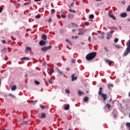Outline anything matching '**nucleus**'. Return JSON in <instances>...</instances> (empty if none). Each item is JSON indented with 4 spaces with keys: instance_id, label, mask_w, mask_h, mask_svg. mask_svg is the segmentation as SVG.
<instances>
[{
    "instance_id": "nucleus-1",
    "label": "nucleus",
    "mask_w": 130,
    "mask_h": 130,
    "mask_svg": "<svg viewBox=\"0 0 130 130\" xmlns=\"http://www.w3.org/2000/svg\"><path fill=\"white\" fill-rule=\"evenodd\" d=\"M96 55H97V53L95 52H92L87 54L86 56V58L87 60H92V59H94L95 57H96Z\"/></svg>"
},
{
    "instance_id": "nucleus-2",
    "label": "nucleus",
    "mask_w": 130,
    "mask_h": 130,
    "mask_svg": "<svg viewBox=\"0 0 130 130\" xmlns=\"http://www.w3.org/2000/svg\"><path fill=\"white\" fill-rule=\"evenodd\" d=\"M52 48V46H49L48 47H44L41 49L42 51H44L45 52V51H47L49 49H51Z\"/></svg>"
},
{
    "instance_id": "nucleus-3",
    "label": "nucleus",
    "mask_w": 130,
    "mask_h": 130,
    "mask_svg": "<svg viewBox=\"0 0 130 130\" xmlns=\"http://www.w3.org/2000/svg\"><path fill=\"white\" fill-rule=\"evenodd\" d=\"M38 117H39V118H45V117H46V114L44 113H42L41 115H38Z\"/></svg>"
},
{
    "instance_id": "nucleus-4",
    "label": "nucleus",
    "mask_w": 130,
    "mask_h": 130,
    "mask_svg": "<svg viewBox=\"0 0 130 130\" xmlns=\"http://www.w3.org/2000/svg\"><path fill=\"white\" fill-rule=\"evenodd\" d=\"M79 32L78 33V35H84L85 34V31H84V29L82 28H80L79 29Z\"/></svg>"
},
{
    "instance_id": "nucleus-5",
    "label": "nucleus",
    "mask_w": 130,
    "mask_h": 130,
    "mask_svg": "<svg viewBox=\"0 0 130 130\" xmlns=\"http://www.w3.org/2000/svg\"><path fill=\"white\" fill-rule=\"evenodd\" d=\"M39 44H40V45H41V46H44L45 45H46V42L43 40H41L39 42Z\"/></svg>"
},
{
    "instance_id": "nucleus-6",
    "label": "nucleus",
    "mask_w": 130,
    "mask_h": 130,
    "mask_svg": "<svg viewBox=\"0 0 130 130\" xmlns=\"http://www.w3.org/2000/svg\"><path fill=\"white\" fill-rule=\"evenodd\" d=\"M71 78H72V79H71V81H72V82H74V81H76L77 80V79H78V77H77V76L75 77V74H72V76H71Z\"/></svg>"
},
{
    "instance_id": "nucleus-7",
    "label": "nucleus",
    "mask_w": 130,
    "mask_h": 130,
    "mask_svg": "<svg viewBox=\"0 0 130 130\" xmlns=\"http://www.w3.org/2000/svg\"><path fill=\"white\" fill-rule=\"evenodd\" d=\"M102 95V98H103L104 101H105L107 99V94L105 93H103L102 94H101Z\"/></svg>"
},
{
    "instance_id": "nucleus-8",
    "label": "nucleus",
    "mask_w": 130,
    "mask_h": 130,
    "mask_svg": "<svg viewBox=\"0 0 130 130\" xmlns=\"http://www.w3.org/2000/svg\"><path fill=\"white\" fill-rule=\"evenodd\" d=\"M120 16L121 18H126V17H127V14L126 13H121Z\"/></svg>"
},
{
    "instance_id": "nucleus-9",
    "label": "nucleus",
    "mask_w": 130,
    "mask_h": 130,
    "mask_svg": "<svg viewBox=\"0 0 130 130\" xmlns=\"http://www.w3.org/2000/svg\"><path fill=\"white\" fill-rule=\"evenodd\" d=\"M108 15L109 17H110V18H111V19H113V20H116V17H115L114 15L111 14V13H109Z\"/></svg>"
},
{
    "instance_id": "nucleus-10",
    "label": "nucleus",
    "mask_w": 130,
    "mask_h": 130,
    "mask_svg": "<svg viewBox=\"0 0 130 130\" xmlns=\"http://www.w3.org/2000/svg\"><path fill=\"white\" fill-rule=\"evenodd\" d=\"M105 61L107 62V63H108L110 66H111L112 64V63L111 62V61L110 60L108 59H105Z\"/></svg>"
},
{
    "instance_id": "nucleus-11",
    "label": "nucleus",
    "mask_w": 130,
    "mask_h": 130,
    "mask_svg": "<svg viewBox=\"0 0 130 130\" xmlns=\"http://www.w3.org/2000/svg\"><path fill=\"white\" fill-rule=\"evenodd\" d=\"M30 58L27 57H23L21 58V60H29Z\"/></svg>"
},
{
    "instance_id": "nucleus-12",
    "label": "nucleus",
    "mask_w": 130,
    "mask_h": 130,
    "mask_svg": "<svg viewBox=\"0 0 130 130\" xmlns=\"http://www.w3.org/2000/svg\"><path fill=\"white\" fill-rule=\"evenodd\" d=\"M42 38L43 40H46L47 39V36L46 35H43Z\"/></svg>"
},
{
    "instance_id": "nucleus-13",
    "label": "nucleus",
    "mask_w": 130,
    "mask_h": 130,
    "mask_svg": "<svg viewBox=\"0 0 130 130\" xmlns=\"http://www.w3.org/2000/svg\"><path fill=\"white\" fill-rule=\"evenodd\" d=\"M102 90H103L102 87H100V90L99 91V95H102V94H103L102 93Z\"/></svg>"
},
{
    "instance_id": "nucleus-14",
    "label": "nucleus",
    "mask_w": 130,
    "mask_h": 130,
    "mask_svg": "<svg viewBox=\"0 0 130 130\" xmlns=\"http://www.w3.org/2000/svg\"><path fill=\"white\" fill-rule=\"evenodd\" d=\"M65 110H69L70 109V105L68 104L66 106L64 107Z\"/></svg>"
},
{
    "instance_id": "nucleus-15",
    "label": "nucleus",
    "mask_w": 130,
    "mask_h": 130,
    "mask_svg": "<svg viewBox=\"0 0 130 130\" xmlns=\"http://www.w3.org/2000/svg\"><path fill=\"white\" fill-rule=\"evenodd\" d=\"M16 89H17V86L16 85H13L11 88L12 91H15Z\"/></svg>"
},
{
    "instance_id": "nucleus-16",
    "label": "nucleus",
    "mask_w": 130,
    "mask_h": 130,
    "mask_svg": "<svg viewBox=\"0 0 130 130\" xmlns=\"http://www.w3.org/2000/svg\"><path fill=\"white\" fill-rule=\"evenodd\" d=\"M31 50H32V49L30 47H26V51H31Z\"/></svg>"
},
{
    "instance_id": "nucleus-17",
    "label": "nucleus",
    "mask_w": 130,
    "mask_h": 130,
    "mask_svg": "<svg viewBox=\"0 0 130 130\" xmlns=\"http://www.w3.org/2000/svg\"><path fill=\"white\" fill-rule=\"evenodd\" d=\"M83 94H84V92H83L82 91H81L80 90L78 91V95L79 96H82V95H83Z\"/></svg>"
},
{
    "instance_id": "nucleus-18",
    "label": "nucleus",
    "mask_w": 130,
    "mask_h": 130,
    "mask_svg": "<svg viewBox=\"0 0 130 130\" xmlns=\"http://www.w3.org/2000/svg\"><path fill=\"white\" fill-rule=\"evenodd\" d=\"M106 107H107V108H108L109 109H110V107H111V105H110L109 104H107L106 105Z\"/></svg>"
},
{
    "instance_id": "nucleus-19",
    "label": "nucleus",
    "mask_w": 130,
    "mask_h": 130,
    "mask_svg": "<svg viewBox=\"0 0 130 130\" xmlns=\"http://www.w3.org/2000/svg\"><path fill=\"white\" fill-rule=\"evenodd\" d=\"M88 100H89V98H88L87 96H85L84 98V102H87V101H88Z\"/></svg>"
},
{
    "instance_id": "nucleus-20",
    "label": "nucleus",
    "mask_w": 130,
    "mask_h": 130,
    "mask_svg": "<svg viewBox=\"0 0 130 130\" xmlns=\"http://www.w3.org/2000/svg\"><path fill=\"white\" fill-rule=\"evenodd\" d=\"M35 18H36V19H40L41 15H40V14L37 15L36 16Z\"/></svg>"
},
{
    "instance_id": "nucleus-21",
    "label": "nucleus",
    "mask_w": 130,
    "mask_h": 130,
    "mask_svg": "<svg viewBox=\"0 0 130 130\" xmlns=\"http://www.w3.org/2000/svg\"><path fill=\"white\" fill-rule=\"evenodd\" d=\"M115 46L116 48H117L118 49L121 48V46H120L119 45H115Z\"/></svg>"
},
{
    "instance_id": "nucleus-22",
    "label": "nucleus",
    "mask_w": 130,
    "mask_h": 130,
    "mask_svg": "<svg viewBox=\"0 0 130 130\" xmlns=\"http://www.w3.org/2000/svg\"><path fill=\"white\" fill-rule=\"evenodd\" d=\"M48 82L50 84H52V83H53V82L52 81V80H51V79H48Z\"/></svg>"
},
{
    "instance_id": "nucleus-23",
    "label": "nucleus",
    "mask_w": 130,
    "mask_h": 130,
    "mask_svg": "<svg viewBox=\"0 0 130 130\" xmlns=\"http://www.w3.org/2000/svg\"><path fill=\"white\" fill-rule=\"evenodd\" d=\"M69 12H71V13H76V10H73L72 9H69Z\"/></svg>"
},
{
    "instance_id": "nucleus-24",
    "label": "nucleus",
    "mask_w": 130,
    "mask_h": 130,
    "mask_svg": "<svg viewBox=\"0 0 130 130\" xmlns=\"http://www.w3.org/2000/svg\"><path fill=\"white\" fill-rule=\"evenodd\" d=\"M104 49H105V50H106V51L107 52H109V49H108V48H107V47H104Z\"/></svg>"
},
{
    "instance_id": "nucleus-25",
    "label": "nucleus",
    "mask_w": 130,
    "mask_h": 130,
    "mask_svg": "<svg viewBox=\"0 0 130 130\" xmlns=\"http://www.w3.org/2000/svg\"><path fill=\"white\" fill-rule=\"evenodd\" d=\"M94 18V15L93 14H90L89 15V19H93Z\"/></svg>"
},
{
    "instance_id": "nucleus-26",
    "label": "nucleus",
    "mask_w": 130,
    "mask_h": 130,
    "mask_svg": "<svg viewBox=\"0 0 130 130\" xmlns=\"http://www.w3.org/2000/svg\"><path fill=\"white\" fill-rule=\"evenodd\" d=\"M111 38V35L109 34V33L108 34V37H107V39H110Z\"/></svg>"
},
{
    "instance_id": "nucleus-27",
    "label": "nucleus",
    "mask_w": 130,
    "mask_h": 130,
    "mask_svg": "<svg viewBox=\"0 0 130 130\" xmlns=\"http://www.w3.org/2000/svg\"><path fill=\"white\" fill-rule=\"evenodd\" d=\"M40 107H41V108L42 109H45V107H44V106L42 105H40Z\"/></svg>"
},
{
    "instance_id": "nucleus-28",
    "label": "nucleus",
    "mask_w": 130,
    "mask_h": 130,
    "mask_svg": "<svg viewBox=\"0 0 130 130\" xmlns=\"http://www.w3.org/2000/svg\"><path fill=\"white\" fill-rule=\"evenodd\" d=\"M126 126H127V127H129L130 128V123L129 122L126 123Z\"/></svg>"
},
{
    "instance_id": "nucleus-29",
    "label": "nucleus",
    "mask_w": 130,
    "mask_h": 130,
    "mask_svg": "<svg viewBox=\"0 0 130 130\" xmlns=\"http://www.w3.org/2000/svg\"><path fill=\"white\" fill-rule=\"evenodd\" d=\"M35 83L37 84V85H39V84H40V82H39V81H37V80H35Z\"/></svg>"
},
{
    "instance_id": "nucleus-30",
    "label": "nucleus",
    "mask_w": 130,
    "mask_h": 130,
    "mask_svg": "<svg viewBox=\"0 0 130 130\" xmlns=\"http://www.w3.org/2000/svg\"><path fill=\"white\" fill-rule=\"evenodd\" d=\"M28 124V121H23L22 124Z\"/></svg>"
},
{
    "instance_id": "nucleus-31",
    "label": "nucleus",
    "mask_w": 130,
    "mask_h": 130,
    "mask_svg": "<svg viewBox=\"0 0 130 130\" xmlns=\"http://www.w3.org/2000/svg\"><path fill=\"white\" fill-rule=\"evenodd\" d=\"M1 42H2V43H3V44H6V43L7 42L6 41V40H2Z\"/></svg>"
},
{
    "instance_id": "nucleus-32",
    "label": "nucleus",
    "mask_w": 130,
    "mask_h": 130,
    "mask_svg": "<svg viewBox=\"0 0 130 130\" xmlns=\"http://www.w3.org/2000/svg\"><path fill=\"white\" fill-rule=\"evenodd\" d=\"M114 42H115V43H117V42H118V38H116L114 40Z\"/></svg>"
},
{
    "instance_id": "nucleus-33",
    "label": "nucleus",
    "mask_w": 130,
    "mask_h": 130,
    "mask_svg": "<svg viewBox=\"0 0 130 130\" xmlns=\"http://www.w3.org/2000/svg\"><path fill=\"white\" fill-rule=\"evenodd\" d=\"M58 73H59L60 75H62L63 74V72H62V71H60V70H58Z\"/></svg>"
},
{
    "instance_id": "nucleus-34",
    "label": "nucleus",
    "mask_w": 130,
    "mask_h": 130,
    "mask_svg": "<svg viewBox=\"0 0 130 130\" xmlns=\"http://www.w3.org/2000/svg\"><path fill=\"white\" fill-rule=\"evenodd\" d=\"M51 13H52V14H54V13H55V10H54V9H52L51 11Z\"/></svg>"
},
{
    "instance_id": "nucleus-35",
    "label": "nucleus",
    "mask_w": 130,
    "mask_h": 130,
    "mask_svg": "<svg viewBox=\"0 0 130 130\" xmlns=\"http://www.w3.org/2000/svg\"><path fill=\"white\" fill-rule=\"evenodd\" d=\"M30 4L29 2H26V3H24V6H28V5H29Z\"/></svg>"
},
{
    "instance_id": "nucleus-36",
    "label": "nucleus",
    "mask_w": 130,
    "mask_h": 130,
    "mask_svg": "<svg viewBox=\"0 0 130 130\" xmlns=\"http://www.w3.org/2000/svg\"><path fill=\"white\" fill-rule=\"evenodd\" d=\"M127 12H130V5H129L127 8Z\"/></svg>"
},
{
    "instance_id": "nucleus-37",
    "label": "nucleus",
    "mask_w": 130,
    "mask_h": 130,
    "mask_svg": "<svg viewBox=\"0 0 130 130\" xmlns=\"http://www.w3.org/2000/svg\"><path fill=\"white\" fill-rule=\"evenodd\" d=\"M72 39H78V37L77 36H73L72 37Z\"/></svg>"
},
{
    "instance_id": "nucleus-38",
    "label": "nucleus",
    "mask_w": 130,
    "mask_h": 130,
    "mask_svg": "<svg viewBox=\"0 0 130 130\" xmlns=\"http://www.w3.org/2000/svg\"><path fill=\"white\" fill-rule=\"evenodd\" d=\"M98 38H101V39H103L104 38V36L102 35L101 37L98 36Z\"/></svg>"
},
{
    "instance_id": "nucleus-39",
    "label": "nucleus",
    "mask_w": 130,
    "mask_h": 130,
    "mask_svg": "<svg viewBox=\"0 0 130 130\" xmlns=\"http://www.w3.org/2000/svg\"><path fill=\"white\" fill-rule=\"evenodd\" d=\"M84 24H85V25H86V26H89V23L88 22H85L84 23Z\"/></svg>"
},
{
    "instance_id": "nucleus-40",
    "label": "nucleus",
    "mask_w": 130,
    "mask_h": 130,
    "mask_svg": "<svg viewBox=\"0 0 130 130\" xmlns=\"http://www.w3.org/2000/svg\"><path fill=\"white\" fill-rule=\"evenodd\" d=\"M66 93L69 94L70 93V90H69L68 89H66Z\"/></svg>"
},
{
    "instance_id": "nucleus-41",
    "label": "nucleus",
    "mask_w": 130,
    "mask_h": 130,
    "mask_svg": "<svg viewBox=\"0 0 130 130\" xmlns=\"http://www.w3.org/2000/svg\"><path fill=\"white\" fill-rule=\"evenodd\" d=\"M72 62L73 63H75V62H76V59H73L72 60Z\"/></svg>"
},
{
    "instance_id": "nucleus-42",
    "label": "nucleus",
    "mask_w": 130,
    "mask_h": 130,
    "mask_svg": "<svg viewBox=\"0 0 130 130\" xmlns=\"http://www.w3.org/2000/svg\"><path fill=\"white\" fill-rule=\"evenodd\" d=\"M50 72L51 73H54V70H53V69H51V70H50Z\"/></svg>"
},
{
    "instance_id": "nucleus-43",
    "label": "nucleus",
    "mask_w": 130,
    "mask_h": 130,
    "mask_svg": "<svg viewBox=\"0 0 130 130\" xmlns=\"http://www.w3.org/2000/svg\"><path fill=\"white\" fill-rule=\"evenodd\" d=\"M61 17H62V18H67V16L66 15H63V14L61 15Z\"/></svg>"
},
{
    "instance_id": "nucleus-44",
    "label": "nucleus",
    "mask_w": 130,
    "mask_h": 130,
    "mask_svg": "<svg viewBox=\"0 0 130 130\" xmlns=\"http://www.w3.org/2000/svg\"><path fill=\"white\" fill-rule=\"evenodd\" d=\"M110 87H113V84H109L108 87L110 88Z\"/></svg>"
},
{
    "instance_id": "nucleus-45",
    "label": "nucleus",
    "mask_w": 130,
    "mask_h": 130,
    "mask_svg": "<svg viewBox=\"0 0 130 130\" xmlns=\"http://www.w3.org/2000/svg\"><path fill=\"white\" fill-rule=\"evenodd\" d=\"M121 4H122V5H125V1H122Z\"/></svg>"
},
{
    "instance_id": "nucleus-46",
    "label": "nucleus",
    "mask_w": 130,
    "mask_h": 130,
    "mask_svg": "<svg viewBox=\"0 0 130 130\" xmlns=\"http://www.w3.org/2000/svg\"><path fill=\"white\" fill-rule=\"evenodd\" d=\"M52 20H51V18H49V19H48V21L49 22V23H51V22H52Z\"/></svg>"
},
{
    "instance_id": "nucleus-47",
    "label": "nucleus",
    "mask_w": 130,
    "mask_h": 130,
    "mask_svg": "<svg viewBox=\"0 0 130 130\" xmlns=\"http://www.w3.org/2000/svg\"><path fill=\"white\" fill-rule=\"evenodd\" d=\"M72 25H73V26H76V27L78 26V25L76 24V23H72Z\"/></svg>"
},
{
    "instance_id": "nucleus-48",
    "label": "nucleus",
    "mask_w": 130,
    "mask_h": 130,
    "mask_svg": "<svg viewBox=\"0 0 130 130\" xmlns=\"http://www.w3.org/2000/svg\"><path fill=\"white\" fill-rule=\"evenodd\" d=\"M66 42H67L68 43H70V42H71V41H70V40H69V39H66Z\"/></svg>"
},
{
    "instance_id": "nucleus-49",
    "label": "nucleus",
    "mask_w": 130,
    "mask_h": 130,
    "mask_svg": "<svg viewBox=\"0 0 130 130\" xmlns=\"http://www.w3.org/2000/svg\"><path fill=\"white\" fill-rule=\"evenodd\" d=\"M88 41H89V42H91V37H90V36H89V37H88Z\"/></svg>"
},
{
    "instance_id": "nucleus-50",
    "label": "nucleus",
    "mask_w": 130,
    "mask_h": 130,
    "mask_svg": "<svg viewBox=\"0 0 130 130\" xmlns=\"http://www.w3.org/2000/svg\"><path fill=\"white\" fill-rule=\"evenodd\" d=\"M3 8L0 7V13H2L3 12Z\"/></svg>"
},
{
    "instance_id": "nucleus-51",
    "label": "nucleus",
    "mask_w": 130,
    "mask_h": 130,
    "mask_svg": "<svg viewBox=\"0 0 130 130\" xmlns=\"http://www.w3.org/2000/svg\"><path fill=\"white\" fill-rule=\"evenodd\" d=\"M44 80L45 82V84H46V86H48V84H47V82H46V80H45V79H44Z\"/></svg>"
},
{
    "instance_id": "nucleus-52",
    "label": "nucleus",
    "mask_w": 130,
    "mask_h": 130,
    "mask_svg": "<svg viewBox=\"0 0 130 130\" xmlns=\"http://www.w3.org/2000/svg\"><path fill=\"white\" fill-rule=\"evenodd\" d=\"M9 96H11L12 98H14V95H12V94H9Z\"/></svg>"
},
{
    "instance_id": "nucleus-53",
    "label": "nucleus",
    "mask_w": 130,
    "mask_h": 130,
    "mask_svg": "<svg viewBox=\"0 0 130 130\" xmlns=\"http://www.w3.org/2000/svg\"><path fill=\"white\" fill-rule=\"evenodd\" d=\"M42 0H35V2H41Z\"/></svg>"
},
{
    "instance_id": "nucleus-54",
    "label": "nucleus",
    "mask_w": 130,
    "mask_h": 130,
    "mask_svg": "<svg viewBox=\"0 0 130 130\" xmlns=\"http://www.w3.org/2000/svg\"><path fill=\"white\" fill-rule=\"evenodd\" d=\"M6 50V48H4V49H2V51H5V50Z\"/></svg>"
},
{
    "instance_id": "nucleus-55",
    "label": "nucleus",
    "mask_w": 130,
    "mask_h": 130,
    "mask_svg": "<svg viewBox=\"0 0 130 130\" xmlns=\"http://www.w3.org/2000/svg\"><path fill=\"white\" fill-rule=\"evenodd\" d=\"M71 7H74V3H72V4H71Z\"/></svg>"
},
{
    "instance_id": "nucleus-56",
    "label": "nucleus",
    "mask_w": 130,
    "mask_h": 130,
    "mask_svg": "<svg viewBox=\"0 0 130 130\" xmlns=\"http://www.w3.org/2000/svg\"><path fill=\"white\" fill-rule=\"evenodd\" d=\"M67 71H70V68H68L66 69Z\"/></svg>"
},
{
    "instance_id": "nucleus-57",
    "label": "nucleus",
    "mask_w": 130,
    "mask_h": 130,
    "mask_svg": "<svg viewBox=\"0 0 130 130\" xmlns=\"http://www.w3.org/2000/svg\"><path fill=\"white\" fill-rule=\"evenodd\" d=\"M113 117H114L115 118H116V115H113Z\"/></svg>"
},
{
    "instance_id": "nucleus-58",
    "label": "nucleus",
    "mask_w": 130,
    "mask_h": 130,
    "mask_svg": "<svg viewBox=\"0 0 130 130\" xmlns=\"http://www.w3.org/2000/svg\"><path fill=\"white\" fill-rule=\"evenodd\" d=\"M69 44H70V45H72V42H69Z\"/></svg>"
},
{
    "instance_id": "nucleus-59",
    "label": "nucleus",
    "mask_w": 130,
    "mask_h": 130,
    "mask_svg": "<svg viewBox=\"0 0 130 130\" xmlns=\"http://www.w3.org/2000/svg\"><path fill=\"white\" fill-rule=\"evenodd\" d=\"M11 39H12V40H14V37L11 36Z\"/></svg>"
},
{
    "instance_id": "nucleus-60",
    "label": "nucleus",
    "mask_w": 130,
    "mask_h": 130,
    "mask_svg": "<svg viewBox=\"0 0 130 130\" xmlns=\"http://www.w3.org/2000/svg\"><path fill=\"white\" fill-rule=\"evenodd\" d=\"M127 21H128V22H130V18L128 19Z\"/></svg>"
},
{
    "instance_id": "nucleus-61",
    "label": "nucleus",
    "mask_w": 130,
    "mask_h": 130,
    "mask_svg": "<svg viewBox=\"0 0 130 130\" xmlns=\"http://www.w3.org/2000/svg\"><path fill=\"white\" fill-rule=\"evenodd\" d=\"M98 33L100 34L101 33V31L100 30L98 31Z\"/></svg>"
},
{
    "instance_id": "nucleus-62",
    "label": "nucleus",
    "mask_w": 130,
    "mask_h": 130,
    "mask_svg": "<svg viewBox=\"0 0 130 130\" xmlns=\"http://www.w3.org/2000/svg\"><path fill=\"white\" fill-rule=\"evenodd\" d=\"M105 34L104 32H102V35H104Z\"/></svg>"
},
{
    "instance_id": "nucleus-63",
    "label": "nucleus",
    "mask_w": 130,
    "mask_h": 130,
    "mask_svg": "<svg viewBox=\"0 0 130 130\" xmlns=\"http://www.w3.org/2000/svg\"><path fill=\"white\" fill-rule=\"evenodd\" d=\"M75 31H76L75 29H73V30H72V31H73V32H75Z\"/></svg>"
},
{
    "instance_id": "nucleus-64",
    "label": "nucleus",
    "mask_w": 130,
    "mask_h": 130,
    "mask_svg": "<svg viewBox=\"0 0 130 130\" xmlns=\"http://www.w3.org/2000/svg\"><path fill=\"white\" fill-rule=\"evenodd\" d=\"M128 96H129V97H130V92L128 93Z\"/></svg>"
}]
</instances>
